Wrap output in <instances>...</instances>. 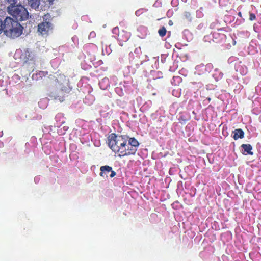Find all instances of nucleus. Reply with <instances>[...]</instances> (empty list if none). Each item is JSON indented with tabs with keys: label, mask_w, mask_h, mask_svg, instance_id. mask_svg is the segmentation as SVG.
Returning a JSON list of instances; mask_svg holds the SVG:
<instances>
[{
	"label": "nucleus",
	"mask_w": 261,
	"mask_h": 261,
	"mask_svg": "<svg viewBox=\"0 0 261 261\" xmlns=\"http://www.w3.org/2000/svg\"><path fill=\"white\" fill-rule=\"evenodd\" d=\"M5 25L4 34L8 37L16 38L22 33L23 28L22 25L10 17H7L5 19Z\"/></svg>",
	"instance_id": "1"
},
{
	"label": "nucleus",
	"mask_w": 261,
	"mask_h": 261,
	"mask_svg": "<svg viewBox=\"0 0 261 261\" xmlns=\"http://www.w3.org/2000/svg\"><path fill=\"white\" fill-rule=\"evenodd\" d=\"M139 146V143L136 138L127 136L118 156L123 158L135 155Z\"/></svg>",
	"instance_id": "2"
},
{
	"label": "nucleus",
	"mask_w": 261,
	"mask_h": 261,
	"mask_svg": "<svg viewBox=\"0 0 261 261\" xmlns=\"http://www.w3.org/2000/svg\"><path fill=\"white\" fill-rule=\"evenodd\" d=\"M127 136V135L111 133L108 137V146L115 153L116 156H118L120 150H121Z\"/></svg>",
	"instance_id": "3"
},
{
	"label": "nucleus",
	"mask_w": 261,
	"mask_h": 261,
	"mask_svg": "<svg viewBox=\"0 0 261 261\" xmlns=\"http://www.w3.org/2000/svg\"><path fill=\"white\" fill-rule=\"evenodd\" d=\"M7 11L17 21L26 20L29 17V13L27 9L20 4L8 6Z\"/></svg>",
	"instance_id": "4"
},
{
	"label": "nucleus",
	"mask_w": 261,
	"mask_h": 261,
	"mask_svg": "<svg viewBox=\"0 0 261 261\" xmlns=\"http://www.w3.org/2000/svg\"><path fill=\"white\" fill-rule=\"evenodd\" d=\"M112 33L113 34L117 35V39L119 42V45L121 46L129 39L131 36V33L127 31L122 30L119 32L118 27L113 29Z\"/></svg>",
	"instance_id": "5"
},
{
	"label": "nucleus",
	"mask_w": 261,
	"mask_h": 261,
	"mask_svg": "<svg viewBox=\"0 0 261 261\" xmlns=\"http://www.w3.org/2000/svg\"><path fill=\"white\" fill-rule=\"evenodd\" d=\"M53 29V24L49 21H43L38 24L37 31L39 34L47 36Z\"/></svg>",
	"instance_id": "6"
},
{
	"label": "nucleus",
	"mask_w": 261,
	"mask_h": 261,
	"mask_svg": "<svg viewBox=\"0 0 261 261\" xmlns=\"http://www.w3.org/2000/svg\"><path fill=\"white\" fill-rule=\"evenodd\" d=\"M49 78L54 80L55 83V84L59 87H61L64 82L66 81L65 76L60 74L58 75V77H55L53 75H49Z\"/></svg>",
	"instance_id": "7"
},
{
	"label": "nucleus",
	"mask_w": 261,
	"mask_h": 261,
	"mask_svg": "<svg viewBox=\"0 0 261 261\" xmlns=\"http://www.w3.org/2000/svg\"><path fill=\"white\" fill-rule=\"evenodd\" d=\"M112 168L111 167L108 165L101 166L100 168V175L103 177H108L107 173H109L110 171H111Z\"/></svg>",
	"instance_id": "8"
},
{
	"label": "nucleus",
	"mask_w": 261,
	"mask_h": 261,
	"mask_svg": "<svg viewBox=\"0 0 261 261\" xmlns=\"http://www.w3.org/2000/svg\"><path fill=\"white\" fill-rule=\"evenodd\" d=\"M241 147L243 149V154L253 155V153L251 151L252 149V146L249 144H243Z\"/></svg>",
	"instance_id": "9"
},
{
	"label": "nucleus",
	"mask_w": 261,
	"mask_h": 261,
	"mask_svg": "<svg viewBox=\"0 0 261 261\" xmlns=\"http://www.w3.org/2000/svg\"><path fill=\"white\" fill-rule=\"evenodd\" d=\"M233 133L234 134L233 138L235 140H238L239 138L242 139L244 137V132L241 128L234 129Z\"/></svg>",
	"instance_id": "10"
},
{
	"label": "nucleus",
	"mask_w": 261,
	"mask_h": 261,
	"mask_svg": "<svg viewBox=\"0 0 261 261\" xmlns=\"http://www.w3.org/2000/svg\"><path fill=\"white\" fill-rule=\"evenodd\" d=\"M29 4L32 8L36 9L40 5V0H29Z\"/></svg>",
	"instance_id": "11"
},
{
	"label": "nucleus",
	"mask_w": 261,
	"mask_h": 261,
	"mask_svg": "<svg viewBox=\"0 0 261 261\" xmlns=\"http://www.w3.org/2000/svg\"><path fill=\"white\" fill-rule=\"evenodd\" d=\"M167 30L164 27H162L161 29H160L158 31V33L159 35L163 37L165 36L166 34Z\"/></svg>",
	"instance_id": "12"
},
{
	"label": "nucleus",
	"mask_w": 261,
	"mask_h": 261,
	"mask_svg": "<svg viewBox=\"0 0 261 261\" xmlns=\"http://www.w3.org/2000/svg\"><path fill=\"white\" fill-rule=\"evenodd\" d=\"M184 16L189 21H191L192 19L191 13L189 11H185L184 13Z\"/></svg>",
	"instance_id": "13"
},
{
	"label": "nucleus",
	"mask_w": 261,
	"mask_h": 261,
	"mask_svg": "<svg viewBox=\"0 0 261 261\" xmlns=\"http://www.w3.org/2000/svg\"><path fill=\"white\" fill-rule=\"evenodd\" d=\"M48 75V72L46 71H40L37 73V75L39 77L42 78Z\"/></svg>",
	"instance_id": "14"
},
{
	"label": "nucleus",
	"mask_w": 261,
	"mask_h": 261,
	"mask_svg": "<svg viewBox=\"0 0 261 261\" xmlns=\"http://www.w3.org/2000/svg\"><path fill=\"white\" fill-rule=\"evenodd\" d=\"M21 57H22L26 61V59H30L31 56L30 55V54L28 50L26 51V50H25L23 53L22 54Z\"/></svg>",
	"instance_id": "15"
},
{
	"label": "nucleus",
	"mask_w": 261,
	"mask_h": 261,
	"mask_svg": "<svg viewBox=\"0 0 261 261\" xmlns=\"http://www.w3.org/2000/svg\"><path fill=\"white\" fill-rule=\"evenodd\" d=\"M5 20L2 21V19H0V34L3 32H5Z\"/></svg>",
	"instance_id": "16"
},
{
	"label": "nucleus",
	"mask_w": 261,
	"mask_h": 261,
	"mask_svg": "<svg viewBox=\"0 0 261 261\" xmlns=\"http://www.w3.org/2000/svg\"><path fill=\"white\" fill-rule=\"evenodd\" d=\"M203 8L201 7L199 10L196 11V16L198 18H201L203 16Z\"/></svg>",
	"instance_id": "17"
},
{
	"label": "nucleus",
	"mask_w": 261,
	"mask_h": 261,
	"mask_svg": "<svg viewBox=\"0 0 261 261\" xmlns=\"http://www.w3.org/2000/svg\"><path fill=\"white\" fill-rule=\"evenodd\" d=\"M8 3L10 4L9 6H16V5H19L18 3V0H7Z\"/></svg>",
	"instance_id": "18"
},
{
	"label": "nucleus",
	"mask_w": 261,
	"mask_h": 261,
	"mask_svg": "<svg viewBox=\"0 0 261 261\" xmlns=\"http://www.w3.org/2000/svg\"><path fill=\"white\" fill-rule=\"evenodd\" d=\"M43 19L44 21H47V20H48V21L49 22V21L51 19L50 15L49 14H45L43 16Z\"/></svg>",
	"instance_id": "19"
},
{
	"label": "nucleus",
	"mask_w": 261,
	"mask_h": 261,
	"mask_svg": "<svg viewBox=\"0 0 261 261\" xmlns=\"http://www.w3.org/2000/svg\"><path fill=\"white\" fill-rule=\"evenodd\" d=\"M255 19H256V16H255V14L252 13H249V20L250 21H253V20H255Z\"/></svg>",
	"instance_id": "20"
},
{
	"label": "nucleus",
	"mask_w": 261,
	"mask_h": 261,
	"mask_svg": "<svg viewBox=\"0 0 261 261\" xmlns=\"http://www.w3.org/2000/svg\"><path fill=\"white\" fill-rule=\"evenodd\" d=\"M110 172H111V174L110 175V177L111 178L114 177L116 174V172L114 171H113L112 169L111 170V171H110Z\"/></svg>",
	"instance_id": "21"
},
{
	"label": "nucleus",
	"mask_w": 261,
	"mask_h": 261,
	"mask_svg": "<svg viewBox=\"0 0 261 261\" xmlns=\"http://www.w3.org/2000/svg\"><path fill=\"white\" fill-rule=\"evenodd\" d=\"M54 1H55V0H47V1L48 2H49V3L50 4H53V2H54Z\"/></svg>",
	"instance_id": "22"
},
{
	"label": "nucleus",
	"mask_w": 261,
	"mask_h": 261,
	"mask_svg": "<svg viewBox=\"0 0 261 261\" xmlns=\"http://www.w3.org/2000/svg\"><path fill=\"white\" fill-rule=\"evenodd\" d=\"M238 15L240 17H242V13L241 12H239L238 13Z\"/></svg>",
	"instance_id": "23"
}]
</instances>
